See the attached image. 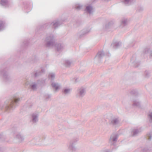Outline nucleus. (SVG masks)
I'll use <instances>...</instances> for the list:
<instances>
[{
    "label": "nucleus",
    "mask_w": 152,
    "mask_h": 152,
    "mask_svg": "<svg viewBox=\"0 0 152 152\" xmlns=\"http://www.w3.org/2000/svg\"><path fill=\"white\" fill-rule=\"evenodd\" d=\"M55 41V36L53 34H49L45 39V45L48 47H55L58 51H61L64 48V45L60 43L56 44Z\"/></svg>",
    "instance_id": "nucleus-1"
},
{
    "label": "nucleus",
    "mask_w": 152,
    "mask_h": 152,
    "mask_svg": "<svg viewBox=\"0 0 152 152\" xmlns=\"http://www.w3.org/2000/svg\"><path fill=\"white\" fill-rule=\"evenodd\" d=\"M20 100L19 98H14L6 100L3 104L0 103V109L7 111L13 109L14 104L18 103Z\"/></svg>",
    "instance_id": "nucleus-2"
},
{
    "label": "nucleus",
    "mask_w": 152,
    "mask_h": 152,
    "mask_svg": "<svg viewBox=\"0 0 152 152\" xmlns=\"http://www.w3.org/2000/svg\"><path fill=\"white\" fill-rule=\"evenodd\" d=\"M0 74H3V80L5 82H9L12 80V78L7 72L4 70L0 72Z\"/></svg>",
    "instance_id": "nucleus-3"
},
{
    "label": "nucleus",
    "mask_w": 152,
    "mask_h": 152,
    "mask_svg": "<svg viewBox=\"0 0 152 152\" xmlns=\"http://www.w3.org/2000/svg\"><path fill=\"white\" fill-rule=\"evenodd\" d=\"M39 120V115L38 113L35 112L32 113L31 116L30 121L33 123L37 122Z\"/></svg>",
    "instance_id": "nucleus-4"
},
{
    "label": "nucleus",
    "mask_w": 152,
    "mask_h": 152,
    "mask_svg": "<svg viewBox=\"0 0 152 152\" xmlns=\"http://www.w3.org/2000/svg\"><path fill=\"white\" fill-rule=\"evenodd\" d=\"M85 93V89L83 88H81L78 90L76 95V96L78 98H81L84 95Z\"/></svg>",
    "instance_id": "nucleus-5"
},
{
    "label": "nucleus",
    "mask_w": 152,
    "mask_h": 152,
    "mask_svg": "<svg viewBox=\"0 0 152 152\" xmlns=\"http://www.w3.org/2000/svg\"><path fill=\"white\" fill-rule=\"evenodd\" d=\"M118 137V135L116 134H112L110 136L109 142L112 145H114L117 140V139Z\"/></svg>",
    "instance_id": "nucleus-6"
},
{
    "label": "nucleus",
    "mask_w": 152,
    "mask_h": 152,
    "mask_svg": "<svg viewBox=\"0 0 152 152\" xmlns=\"http://www.w3.org/2000/svg\"><path fill=\"white\" fill-rule=\"evenodd\" d=\"M62 24L61 20H56L53 21L52 23H48V25L50 24L54 29H56Z\"/></svg>",
    "instance_id": "nucleus-7"
},
{
    "label": "nucleus",
    "mask_w": 152,
    "mask_h": 152,
    "mask_svg": "<svg viewBox=\"0 0 152 152\" xmlns=\"http://www.w3.org/2000/svg\"><path fill=\"white\" fill-rule=\"evenodd\" d=\"M40 84V81L39 80L37 82H34L30 83L29 86L31 89L35 91L37 89L39 84Z\"/></svg>",
    "instance_id": "nucleus-8"
},
{
    "label": "nucleus",
    "mask_w": 152,
    "mask_h": 152,
    "mask_svg": "<svg viewBox=\"0 0 152 152\" xmlns=\"http://www.w3.org/2000/svg\"><path fill=\"white\" fill-rule=\"evenodd\" d=\"M78 140V139L77 138L74 139L72 141H71L70 142V144L69 146V150L72 151H75V148L73 144Z\"/></svg>",
    "instance_id": "nucleus-9"
},
{
    "label": "nucleus",
    "mask_w": 152,
    "mask_h": 152,
    "mask_svg": "<svg viewBox=\"0 0 152 152\" xmlns=\"http://www.w3.org/2000/svg\"><path fill=\"white\" fill-rule=\"evenodd\" d=\"M142 131L141 128H134L132 131V136L135 137L137 136Z\"/></svg>",
    "instance_id": "nucleus-10"
},
{
    "label": "nucleus",
    "mask_w": 152,
    "mask_h": 152,
    "mask_svg": "<svg viewBox=\"0 0 152 152\" xmlns=\"http://www.w3.org/2000/svg\"><path fill=\"white\" fill-rule=\"evenodd\" d=\"M0 4L5 7H9L10 5V3L7 0H0Z\"/></svg>",
    "instance_id": "nucleus-11"
},
{
    "label": "nucleus",
    "mask_w": 152,
    "mask_h": 152,
    "mask_svg": "<svg viewBox=\"0 0 152 152\" xmlns=\"http://www.w3.org/2000/svg\"><path fill=\"white\" fill-rule=\"evenodd\" d=\"M51 86L55 91H57L60 88V85L56 83L53 82L51 83Z\"/></svg>",
    "instance_id": "nucleus-12"
},
{
    "label": "nucleus",
    "mask_w": 152,
    "mask_h": 152,
    "mask_svg": "<svg viewBox=\"0 0 152 152\" xmlns=\"http://www.w3.org/2000/svg\"><path fill=\"white\" fill-rule=\"evenodd\" d=\"M91 31V30L89 29H85L81 31L80 33V36L81 37L82 35H86L88 33H89Z\"/></svg>",
    "instance_id": "nucleus-13"
},
{
    "label": "nucleus",
    "mask_w": 152,
    "mask_h": 152,
    "mask_svg": "<svg viewBox=\"0 0 152 152\" xmlns=\"http://www.w3.org/2000/svg\"><path fill=\"white\" fill-rule=\"evenodd\" d=\"M119 120L118 118H114L112 119L110 121V123L114 126H115L119 123Z\"/></svg>",
    "instance_id": "nucleus-14"
},
{
    "label": "nucleus",
    "mask_w": 152,
    "mask_h": 152,
    "mask_svg": "<svg viewBox=\"0 0 152 152\" xmlns=\"http://www.w3.org/2000/svg\"><path fill=\"white\" fill-rule=\"evenodd\" d=\"M122 2L126 5H129L135 1V0H121Z\"/></svg>",
    "instance_id": "nucleus-15"
},
{
    "label": "nucleus",
    "mask_w": 152,
    "mask_h": 152,
    "mask_svg": "<svg viewBox=\"0 0 152 152\" xmlns=\"http://www.w3.org/2000/svg\"><path fill=\"white\" fill-rule=\"evenodd\" d=\"M85 10L87 13L91 15L92 13V8L90 5L87 6L86 7Z\"/></svg>",
    "instance_id": "nucleus-16"
},
{
    "label": "nucleus",
    "mask_w": 152,
    "mask_h": 152,
    "mask_svg": "<svg viewBox=\"0 0 152 152\" xmlns=\"http://www.w3.org/2000/svg\"><path fill=\"white\" fill-rule=\"evenodd\" d=\"M104 55V53L103 51H100L98 52L95 57L96 58H100L103 57Z\"/></svg>",
    "instance_id": "nucleus-17"
},
{
    "label": "nucleus",
    "mask_w": 152,
    "mask_h": 152,
    "mask_svg": "<svg viewBox=\"0 0 152 152\" xmlns=\"http://www.w3.org/2000/svg\"><path fill=\"white\" fill-rule=\"evenodd\" d=\"M16 138L18 139L20 142L23 141L24 139L23 137L20 133H17L16 136Z\"/></svg>",
    "instance_id": "nucleus-18"
},
{
    "label": "nucleus",
    "mask_w": 152,
    "mask_h": 152,
    "mask_svg": "<svg viewBox=\"0 0 152 152\" xmlns=\"http://www.w3.org/2000/svg\"><path fill=\"white\" fill-rule=\"evenodd\" d=\"M144 51L145 54H149L150 55V57L152 58V50H151L148 48H146L145 49Z\"/></svg>",
    "instance_id": "nucleus-19"
},
{
    "label": "nucleus",
    "mask_w": 152,
    "mask_h": 152,
    "mask_svg": "<svg viewBox=\"0 0 152 152\" xmlns=\"http://www.w3.org/2000/svg\"><path fill=\"white\" fill-rule=\"evenodd\" d=\"M83 7L82 5L79 4H76L74 6V8L76 10H80Z\"/></svg>",
    "instance_id": "nucleus-20"
},
{
    "label": "nucleus",
    "mask_w": 152,
    "mask_h": 152,
    "mask_svg": "<svg viewBox=\"0 0 152 152\" xmlns=\"http://www.w3.org/2000/svg\"><path fill=\"white\" fill-rule=\"evenodd\" d=\"M45 72V70L44 69H42L41 72L39 71H37L34 72V76L35 77H37L41 75L42 73H43Z\"/></svg>",
    "instance_id": "nucleus-21"
},
{
    "label": "nucleus",
    "mask_w": 152,
    "mask_h": 152,
    "mask_svg": "<svg viewBox=\"0 0 152 152\" xmlns=\"http://www.w3.org/2000/svg\"><path fill=\"white\" fill-rule=\"evenodd\" d=\"M5 22L4 21L0 20V31L3 30L5 27Z\"/></svg>",
    "instance_id": "nucleus-22"
},
{
    "label": "nucleus",
    "mask_w": 152,
    "mask_h": 152,
    "mask_svg": "<svg viewBox=\"0 0 152 152\" xmlns=\"http://www.w3.org/2000/svg\"><path fill=\"white\" fill-rule=\"evenodd\" d=\"M133 105L134 106H136L138 107L140 106V103L138 100H134L133 101Z\"/></svg>",
    "instance_id": "nucleus-23"
},
{
    "label": "nucleus",
    "mask_w": 152,
    "mask_h": 152,
    "mask_svg": "<svg viewBox=\"0 0 152 152\" xmlns=\"http://www.w3.org/2000/svg\"><path fill=\"white\" fill-rule=\"evenodd\" d=\"M55 74L53 73H50L48 75V78L51 80H53L55 78Z\"/></svg>",
    "instance_id": "nucleus-24"
},
{
    "label": "nucleus",
    "mask_w": 152,
    "mask_h": 152,
    "mask_svg": "<svg viewBox=\"0 0 152 152\" xmlns=\"http://www.w3.org/2000/svg\"><path fill=\"white\" fill-rule=\"evenodd\" d=\"M71 91V89L69 88H64L63 90V93L65 94H69Z\"/></svg>",
    "instance_id": "nucleus-25"
},
{
    "label": "nucleus",
    "mask_w": 152,
    "mask_h": 152,
    "mask_svg": "<svg viewBox=\"0 0 152 152\" xmlns=\"http://www.w3.org/2000/svg\"><path fill=\"white\" fill-rule=\"evenodd\" d=\"M127 20L126 19H124L122 20L121 24L123 26L126 25L127 24Z\"/></svg>",
    "instance_id": "nucleus-26"
},
{
    "label": "nucleus",
    "mask_w": 152,
    "mask_h": 152,
    "mask_svg": "<svg viewBox=\"0 0 152 152\" xmlns=\"http://www.w3.org/2000/svg\"><path fill=\"white\" fill-rule=\"evenodd\" d=\"M32 140L35 142H39L40 140V139L39 137L37 136L33 138Z\"/></svg>",
    "instance_id": "nucleus-27"
},
{
    "label": "nucleus",
    "mask_w": 152,
    "mask_h": 152,
    "mask_svg": "<svg viewBox=\"0 0 152 152\" xmlns=\"http://www.w3.org/2000/svg\"><path fill=\"white\" fill-rule=\"evenodd\" d=\"M148 118L150 122H152V111L150 112L148 115Z\"/></svg>",
    "instance_id": "nucleus-28"
},
{
    "label": "nucleus",
    "mask_w": 152,
    "mask_h": 152,
    "mask_svg": "<svg viewBox=\"0 0 152 152\" xmlns=\"http://www.w3.org/2000/svg\"><path fill=\"white\" fill-rule=\"evenodd\" d=\"M140 150L141 152H148L149 151V149L147 148H141Z\"/></svg>",
    "instance_id": "nucleus-29"
},
{
    "label": "nucleus",
    "mask_w": 152,
    "mask_h": 152,
    "mask_svg": "<svg viewBox=\"0 0 152 152\" xmlns=\"http://www.w3.org/2000/svg\"><path fill=\"white\" fill-rule=\"evenodd\" d=\"M72 62L69 60H67L65 61V65L67 66H69L72 64Z\"/></svg>",
    "instance_id": "nucleus-30"
},
{
    "label": "nucleus",
    "mask_w": 152,
    "mask_h": 152,
    "mask_svg": "<svg viewBox=\"0 0 152 152\" xmlns=\"http://www.w3.org/2000/svg\"><path fill=\"white\" fill-rule=\"evenodd\" d=\"M145 77H148L150 76V72L148 71H146L145 72Z\"/></svg>",
    "instance_id": "nucleus-31"
},
{
    "label": "nucleus",
    "mask_w": 152,
    "mask_h": 152,
    "mask_svg": "<svg viewBox=\"0 0 152 152\" xmlns=\"http://www.w3.org/2000/svg\"><path fill=\"white\" fill-rule=\"evenodd\" d=\"M120 45H121V43H120L118 42H116L115 43V44L114 45V47L115 48H118V47Z\"/></svg>",
    "instance_id": "nucleus-32"
},
{
    "label": "nucleus",
    "mask_w": 152,
    "mask_h": 152,
    "mask_svg": "<svg viewBox=\"0 0 152 152\" xmlns=\"http://www.w3.org/2000/svg\"><path fill=\"white\" fill-rule=\"evenodd\" d=\"M51 97V95L46 94L45 95V98L47 100H48Z\"/></svg>",
    "instance_id": "nucleus-33"
},
{
    "label": "nucleus",
    "mask_w": 152,
    "mask_h": 152,
    "mask_svg": "<svg viewBox=\"0 0 152 152\" xmlns=\"http://www.w3.org/2000/svg\"><path fill=\"white\" fill-rule=\"evenodd\" d=\"M148 137V139L149 140H151V138L152 137V134L151 133H149L147 135Z\"/></svg>",
    "instance_id": "nucleus-34"
},
{
    "label": "nucleus",
    "mask_w": 152,
    "mask_h": 152,
    "mask_svg": "<svg viewBox=\"0 0 152 152\" xmlns=\"http://www.w3.org/2000/svg\"><path fill=\"white\" fill-rule=\"evenodd\" d=\"M131 62L133 64V65L135 67H137V66L135 65V64L136 63V62L135 61H134L132 59H131Z\"/></svg>",
    "instance_id": "nucleus-35"
},
{
    "label": "nucleus",
    "mask_w": 152,
    "mask_h": 152,
    "mask_svg": "<svg viewBox=\"0 0 152 152\" xmlns=\"http://www.w3.org/2000/svg\"><path fill=\"white\" fill-rule=\"evenodd\" d=\"M134 45V42H132V44H131V43L130 44V45H129V47H131L133 46Z\"/></svg>",
    "instance_id": "nucleus-36"
},
{
    "label": "nucleus",
    "mask_w": 152,
    "mask_h": 152,
    "mask_svg": "<svg viewBox=\"0 0 152 152\" xmlns=\"http://www.w3.org/2000/svg\"><path fill=\"white\" fill-rule=\"evenodd\" d=\"M28 9L29 10H31V7L28 8Z\"/></svg>",
    "instance_id": "nucleus-37"
}]
</instances>
